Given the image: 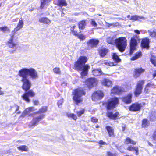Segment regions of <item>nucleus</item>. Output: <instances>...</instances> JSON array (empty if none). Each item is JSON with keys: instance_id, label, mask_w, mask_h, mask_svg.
<instances>
[{"instance_id": "f257e3e1", "label": "nucleus", "mask_w": 156, "mask_h": 156, "mask_svg": "<svg viewBox=\"0 0 156 156\" xmlns=\"http://www.w3.org/2000/svg\"><path fill=\"white\" fill-rule=\"evenodd\" d=\"M18 74L21 78L20 81L23 83L22 87L25 91L29 90L31 86L28 76L32 80H36L38 78L37 71L32 68H22L19 71Z\"/></svg>"}, {"instance_id": "f03ea898", "label": "nucleus", "mask_w": 156, "mask_h": 156, "mask_svg": "<svg viewBox=\"0 0 156 156\" xmlns=\"http://www.w3.org/2000/svg\"><path fill=\"white\" fill-rule=\"evenodd\" d=\"M87 60V57L84 56H81L79 58L74 64L75 69L81 71L80 74L81 77L82 78L87 75L88 70L90 68L88 65H85V63Z\"/></svg>"}, {"instance_id": "7ed1b4c3", "label": "nucleus", "mask_w": 156, "mask_h": 156, "mask_svg": "<svg viewBox=\"0 0 156 156\" xmlns=\"http://www.w3.org/2000/svg\"><path fill=\"white\" fill-rule=\"evenodd\" d=\"M23 24L24 23L23 20H20L17 27L12 31L11 34L10 35L11 37L8 42L9 46L10 48L14 49V51H15L18 47L17 43H14L13 42L16 33L23 28Z\"/></svg>"}, {"instance_id": "20e7f679", "label": "nucleus", "mask_w": 156, "mask_h": 156, "mask_svg": "<svg viewBox=\"0 0 156 156\" xmlns=\"http://www.w3.org/2000/svg\"><path fill=\"white\" fill-rule=\"evenodd\" d=\"M73 99L75 103L78 105V104L83 101L82 96L85 94V92L82 88H78L75 90L73 93Z\"/></svg>"}, {"instance_id": "39448f33", "label": "nucleus", "mask_w": 156, "mask_h": 156, "mask_svg": "<svg viewBox=\"0 0 156 156\" xmlns=\"http://www.w3.org/2000/svg\"><path fill=\"white\" fill-rule=\"evenodd\" d=\"M115 44L119 50L124 51L127 46V40L124 37H121L116 39Z\"/></svg>"}, {"instance_id": "423d86ee", "label": "nucleus", "mask_w": 156, "mask_h": 156, "mask_svg": "<svg viewBox=\"0 0 156 156\" xmlns=\"http://www.w3.org/2000/svg\"><path fill=\"white\" fill-rule=\"evenodd\" d=\"M44 115L42 114L38 117L34 118L29 124V127L31 129L34 128L38 125L39 122L44 118Z\"/></svg>"}, {"instance_id": "0eeeda50", "label": "nucleus", "mask_w": 156, "mask_h": 156, "mask_svg": "<svg viewBox=\"0 0 156 156\" xmlns=\"http://www.w3.org/2000/svg\"><path fill=\"white\" fill-rule=\"evenodd\" d=\"M119 101L118 98H117L114 97L111 98L108 102L107 108L108 109L113 108L115 107L116 105L118 103Z\"/></svg>"}, {"instance_id": "6e6552de", "label": "nucleus", "mask_w": 156, "mask_h": 156, "mask_svg": "<svg viewBox=\"0 0 156 156\" xmlns=\"http://www.w3.org/2000/svg\"><path fill=\"white\" fill-rule=\"evenodd\" d=\"M144 103H139L136 102L133 104L129 107V109L131 111H140L141 108L144 105Z\"/></svg>"}, {"instance_id": "1a4fd4ad", "label": "nucleus", "mask_w": 156, "mask_h": 156, "mask_svg": "<svg viewBox=\"0 0 156 156\" xmlns=\"http://www.w3.org/2000/svg\"><path fill=\"white\" fill-rule=\"evenodd\" d=\"M144 83L143 80L140 81L138 82L136 90L134 92L135 95L136 97L138 96L141 93L143 89V85Z\"/></svg>"}, {"instance_id": "9d476101", "label": "nucleus", "mask_w": 156, "mask_h": 156, "mask_svg": "<svg viewBox=\"0 0 156 156\" xmlns=\"http://www.w3.org/2000/svg\"><path fill=\"white\" fill-rule=\"evenodd\" d=\"M103 94L100 91H98L94 92L92 95V99L94 101H96L98 99H101L103 97Z\"/></svg>"}, {"instance_id": "9b49d317", "label": "nucleus", "mask_w": 156, "mask_h": 156, "mask_svg": "<svg viewBox=\"0 0 156 156\" xmlns=\"http://www.w3.org/2000/svg\"><path fill=\"white\" fill-rule=\"evenodd\" d=\"M97 83V80L94 78H89L86 80L85 83L89 88L96 86Z\"/></svg>"}, {"instance_id": "f8f14e48", "label": "nucleus", "mask_w": 156, "mask_h": 156, "mask_svg": "<svg viewBox=\"0 0 156 156\" xmlns=\"http://www.w3.org/2000/svg\"><path fill=\"white\" fill-rule=\"evenodd\" d=\"M35 94V93L33 91L30 90L28 91L27 92L25 93L22 96V98L26 101L27 102H29L30 101V100L29 98V96L34 97V96Z\"/></svg>"}, {"instance_id": "ddd939ff", "label": "nucleus", "mask_w": 156, "mask_h": 156, "mask_svg": "<svg viewBox=\"0 0 156 156\" xmlns=\"http://www.w3.org/2000/svg\"><path fill=\"white\" fill-rule=\"evenodd\" d=\"M137 44V41L135 38H132L131 39L130 42V53L132 54L134 51L136 49Z\"/></svg>"}, {"instance_id": "4468645a", "label": "nucleus", "mask_w": 156, "mask_h": 156, "mask_svg": "<svg viewBox=\"0 0 156 156\" xmlns=\"http://www.w3.org/2000/svg\"><path fill=\"white\" fill-rule=\"evenodd\" d=\"M132 94L129 93L122 98V101L125 103L129 104L132 102Z\"/></svg>"}, {"instance_id": "2eb2a0df", "label": "nucleus", "mask_w": 156, "mask_h": 156, "mask_svg": "<svg viewBox=\"0 0 156 156\" xmlns=\"http://www.w3.org/2000/svg\"><path fill=\"white\" fill-rule=\"evenodd\" d=\"M101 83L103 85L108 87L111 86L112 85V82L110 80L107 79L102 80Z\"/></svg>"}, {"instance_id": "dca6fc26", "label": "nucleus", "mask_w": 156, "mask_h": 156, "mask_svg": "<svg viewBox=\"0 0 156 156\" xmlns=\"http://www.w3.org/2000/svg\"><path fill=\"white\" fill-rule=\"evenodd\" d=\"M149 39L148 38H146L142 40L141 43V46L144 48L148 49L149 48Z\"/></svg>"}, {"instance_id": "f3484780", "label": "nucleus", "mask_w": 156, "mask_h": 156, "mask_svg": "<svg viewBox=\"0 0 156 156\" xmlns=\"http://www.w3.org/2000/svg\"><path fill=\"white\" fill-rule=\"evenodd\" d=\"M99 42V41L98 40L91 39L87 42V44L89 46H90L92 48L97 45Z\"/></svg>"}, {"instance_id": "a211bd4d", "label": "nucleus", "mask_w": 156, "mask_h": 156, "mask_svg": "<svg viewBox=\"0 0 156 156\" xmlns=\"http://www.w3.org/2000/svg\"><path fill=\"white\" fill-rule=\"evenodd\" d=\"M119 113L118 112H116L114 113L111 112H108L107 115L111 119H116Z\"/></svg>"}, {"instance_id": "6ab92c4d", "label": "nucleus", "mask_w": 156, "mask_h": 156, "mask_svg": "<svg viewBox=\"0 0 156 156\" xmlns=\"http://www.w3.org/2000/svg\"><path fill=\"white\" fill-rule=\"evenodd\" d=\"M122 91L121 88L119 86L115 87L111 90V94H119Z\"/></svg>"}, {"instance_id": "aec40b11", "label": "nucleus", "mask_w": 156, "mask_h": 156, "mask_svg": "<svg viewBox=\"0 0 156 156\" xmlns=\"http://www.w3.org/2000/svg\"><path fill=\"white\" fill-rule=\"evenodd\" d=\"M145 19V18L142 16L135 15L132 16L129 19L130 20H133L134 21H141V20H140V19L144 20Z\"/></svg>"}, {"instance_id": "412c9836", "label": "nucleus", "mask_w": 156, "mask_h": 156, "mask_svg": "<svg viewBox=\"0 0 156 156\" xmlns=\"http://www.w3.org/2000/svg\"><path fill=\"white\" fill-rule=\"evenodd\" d=\"M144 69L142 68L136 69L134 73V77L136 78L138 77L141 73L144 72Z\"/></svg>"}, {"instance_id": "4be33fe9", "label": "nucleus", "mask_w": 156, "mask_h": 156, "mask_svg": "<svg viewBox=\"0 0 156 156\" xmlns=\"http://www.w3.org/2000/svg\"><path fill=\"white\" fill-rule=\"evenodd\" d=\"M33 107H30L26 108L24 112L22 114L20 117H23L25 116L26 114L31 115H32V114L30 113L33 111Z\"/></svg>"}, {"instance_id": "5701e85b", "label": "nucleus", "mask_w": 156, "mask_h": 156, "mask_svg": "<svg viewBox=\"0 0 156 156\" xmlns=\"http://www.w3.org/2000/svg\"><path fill=\"white\" fill-rule=\"evenodd\" d=\"M108 52V50L105 48H102L99 50V53L100 56L104 57Z\"/></svg>"}, {"instance_id": "b1692460", "label": "nucleus", "mask_w": 156, "mask_h": 156, "mask_svg": "<svg viewBox=\"0 0 156 156\" xmlns=\"http://www.w3.org/2000/svg\"><path fill=\"white\" fill-rule=\"evenodd\" d=\"M127 150L131 151H135L136 155H138L139 154L138 148L137 147H133L130 145L128 147Z\"/></svg>"}, {"instance_id": "393cba45", "label": "nucleus", "mask_w": 156, "mask_h": 156, "mask_svg": "<svg viewBox=\"0 0 156 156\" xmlns=\"http://www.w3.org/2000/svg\"><path fill=\"white\" fill-rule=\"evenodd\" d=\"M149 35L156 39V28L151 29L148 30Z\"/></svg>"}, {"instance_id": "a878e982", "label": "nucleus", "mask_w": 156, "mask_h": 156, "mask_svg": "<svg viewBox=\"0 0 156 156\" xmlns=\"http://www.w3.org/2000/svg\"><path fill=\"white\" fill-rule=\"evenodd\" d=\"M93 74L94 76H99L102 74V72L100 69H95L92 71Z\"/></svg>"}, {"instance_id": "bb28decb", "label": "nucleus", "mask_w": 156, "mask_h": 156, "mask_svg": "<svg viewBox=\"0 0 156 156\" xmlns=\"http://www.w3.org/2000/svg\"><path fill=\"white\" fill-rule=\"evenodd\" d=\"M106 128L108 132L109 136L111 137L114 136V133L113 129L110 126H106Z\"/></svg>"}, {"instance_id": "cd10ccee", "label": "nucleus", "mask_w": 156, "mask_h": 156, "mask_svg": "<svg viewBox=\"0 0 156 156\" xmlns=\"http://www.w3.org/2000/svg\"><path fill=\"white\" fill-rule=\"evenodd\" d=\"M112 57L113 59L116 63L120 62L121 61V59L119 58L118 55L116 53H112Z\"/></svg>"}, {"instance_id": "c85d7f7f", "label": "nucleus", "mask_w": 156, "mask_h": 156, "mask_svg": "<svg viewBox=\"0 0 156 156\" xmlns=\"http://www.w3.org/2000/svg\"><path fill=\"white\" fill-rule=\"evenodd\" d=\"M39 21L40 22L48 24L51 23V21L48 18L46 17H42L39 19Z\"/></svg>"}, {"instance_id": "c756f323", "label": "nucleus", "mask_w": 156, "mask_h": 156, "mask_svg": "<svg viewBox=\"0 0 156 156\" xmlns=\"http://www.w3.org/2000/svg\"><path fill=\"white\" fill-rule=\"evenodd\" d=\"M124 143L126 144H131L133 145H135L136 144V142L135 141L131 139L130 138L128 137L125 140Z\"/></svg>"}, {"instance_id": "7c9ffc66", "label": "nucleus", "mask_w": 156, "mask_h": 156, "mask_svg": "<svg viewBox=\"0 0 156 156\" xmlns=\"http://www.w3.org/2000/svg\"><path fill=\"white\" fill-rule=\"evenodd\" d=\"M51 0H41V5L40 7L41 8H43L46 6Z\"/></svg>"}, {"instance_id": "2f4dec72", "label": "nucleus", "mask_w": 156, "mask_h": 156, "mask_svg": "<svg viewBox=\"0 0 156 156\" xmlns=\"http://www.w3.org/2000/svg\"><path fill=\"white\" fill-rule=\"evenodd\" d=\"M86 21L83 20L79 23V28L80 29H83L85 28L86 25Z\"/></svg>"}, {"instance_id": "473e14b6", "label": "nucleus", "mask_w": 156, "mask_h": 156, "mask_svg": "<svg viewBox=\"0 0 156 156\" xmlns=\"http://www.w3.org/2000/svg\"><path fill=\"white\" fill-rule=\"evenodd\" d=\"M107 42L112 44H115L116 42V39H115L112 37H110L107 39Z\"/></svg>"}, {"instance_id": "72a5a7b5", "label": "nucleus", "mask_w": 156, "mask_h": 156, "mask_svg": "<svg viewBox=\"0 0 156 156\" xmlns=\"http://www.w3.org/2000/svg\"><path fill=\"white\" fill-rule=\"evenodd\" d=\"M149 125V121L146 119L143 120L142 122V126L143 127L145 128L147 127Z\"/></svg>"}, {"instance_id": "f704fd0d", "label": "nucleus", "mask_w": 156, "mask_h": 156, "mask_svg": "<svg viewBox=\"0 0 156 156\" xmlns=\"http://www.w3.org/2000/svg\"><path fill=\"white\" fill-rule=\"evenodd\" d=\"M141 53L140 52L136 53L135 55L133 56L131 58V60H135L137 59L138 58L140 57L141 56Z\"/></svg>"}, {"instance_id": "c9c22d12", "label": "nucleus", "mask_w": 156, "mask_h": 156, "mask_svg": "<svg viewBox=\"0 0 156 156\" xmlns=\"http://www.w3.org/2000/svg\"><path fill=\"white\" fill-rule=\"evenodd\" d=\"M67 4L65 0H59L58 1V5L60 7L66 6Z\"/></svg>"}, {"instance_id": "e433bc0d", "label": "nucleus", "mask_w": 156, "mask_h": 156, "mask_svg": "<svg viewBox=\"0 0 156 156\" xmlns=\"http://www.w3.org/2000/svg\"><path fill=\"white\" fill-rule=\"evenodd\" d=\"M68 116L69 118H71L74 120H76L77 118L76 115L73 113L69 114Z\"/></svg>"}, {"instance_id": "4c0bfd02", "label": "nucleus", "mask_w": 156, "mask_h": 156, "mask_svg": "<svg viewBox=\"0 0 156 156\" xmlns=\"http://www.w3.org/2000/svg\"><path fill=\"white\" fill-rule=\"evenodd\" d=\"M54 73L57 74H59L61 73V71L59 68H55L53 69Z\"/></svg>"}, {"instance_id": "58836bf2", "label": "nucleus", "mask_w": 156, "mask_h": 156, "mask_svg": "<svg viewBox=\"0 0 156 156\" xmlns=\"http://www.w3.org/2000/svg\"><path fill=\"white\" fill-rule=\"evenodd\" d=\"M10 29L7 26H4L3 27H2L1 31L5 32L7 31H10Z\"/></svg>"}, {"instance_id": "ea45409f", "label": "nucleus", "mask_w": 156, "mask_h": 156, "mask_svg": "<svg viewBox=\"0 0 156 156\" xmlns=\"http://www.w3.org/2000/svg\"><path fill=\"white\" fill-rule=\"evenodd\" d=\"M47 110V108L46 107H43L39 110V112L40 113H44Z\"/></svg>"}, {"instance_id": "a19ab883", "label": "nucleus", "mask_w": 156, "mask_h": 156, "mask_svg": "<svg viewBox=\"0 0 156 156\" xmlns=\"http://www.w3.org/2000/svg\"><path fill=\"white\" fill-rule=\"evenodd\" d=\"M18 148L20 150L26 151H27V148L25 146H22L18 147Z\"/></svg>"}, {"instance_id": "79ce46f5", "label": "nucleus", "mask_w": 156, "mask_h": 156, "mask_svg": "<svg viewBox=\"0 0 156 156\" xmlns=\"http://www.w3.org/2000/svg\"><path fill=\"white\" fill-rule=\"evenodd\" d=\"M151 61L154 66H156V59L155 58L151 57Z\"/></svg>"}, {"instance_id": "37998d69", "label": "nucleus", "mask_w": 156, "mask_h": 156, "mask_svg": "<svg viewBox=\"0 0 156 156\" xmlns=\"http://www.w3.org/2000/svg\"><path fill=\"white\" fill-rule=\"evenodd\" d=\"M98 143L101 145L100 146V147H102V146H101V145H107V144L105 142H104L103 141H102V140H100L98 142Z\"/></svg>"}, {"instance_id": "c03bdc74", "label": "nucleus", "mask_w": 156, "mask_h": 156, "mask_svg": "<svg viewBox=\"0 0 156 156\" xmlns=\"http://www.w3.org/2000/svg\"><path fill=\"white\" fill-rule=\"evenodd\" d=\"M78 37L79 39L82 40H84L86 38L85 36L82 34L78 35Z\"/></svg>"}, {"instance_id": "a18cd8bd", "label": "nucleus", "mask_w": 156, "mask_h": 156, "mask_svg": "<svg viewBox=\"0 0 156 156\" xmlns=\"http://www.w3.org/2000/svg\"><path fill=\"white\" fill-rule=\"evenodd\" d=\"M107 26L108 27H110L111 26H117V23H106Z\"/></svg>"}, {"instance_id": "49530a36", "label": "nucleus", "mask_w": 156, "mask_h": 156, "mask_svg": "<svg viewBox=\"0 0 156 156\" xmlns=\"http://www.w3.org/2000/svg\"><path fill=\"white\" fill-rule=\"evenodd\" d=\"M63 102V99H61L58 102V107L59 108H61L62 107V105Z\"/></svg>"}, {"instance_id": "de8ad7c7", "label": "nucleus", "mask_w": 156, "mask_h": 156, "mask_svg": "<svg viewBox=\"0 0 156 156\" xmlns=\"http://www.w3.org/2000/svg\"><path fill=\"white\" fill-rule=\"evenodd\" d=\"M154 86V84L151 82H150L149 83H148L146 86L145 89L146 90L147 88L148 87H152Z\"/></svg>"}, {"instance_id": "09e8293b", "label": "nucleus", "mask_w": 156, "mask_h": 156, "mask_svg": "<svg viewBox=\"0 0 156 156\" xmlns=\"http://www.w3.org/2000/svg\"><path fill=\"white\" fill-rule=\"evenodd\" d=\"M84 110H82L77 113V115L78 116H80L81 115L84 113Z\"/></svg>"}, {"instance_id": "8fccbe9b", "label": "nucleus", "mask_w": 156, "mask_h": 156, "mask_svg": "<svg viewBox=\"0 0 156 156\" xmlns=\"http://www.w3.org/2000/svg\"><path fill=\"white\" fill-rule=\"evenodd\" d=\"M91 24L94 27H97L98 25L96 23L94 19H92L91 23Z\"/></svg>"}, {"instance_id": "3c124183", "label": "nucleus", "mask_w": 156, "mask_h": 156, "mask_svg": "<svg viewBox=\"0 0 156 156\" xmlns=\"http://www.w3.org/2000/svg\"><path fill=\"white\" fill-rule=\"evenodd\" d=\"M98 119L95 117H93L91 118V121L93 122L96 123L98 122Z\"/></svg>"}, {"instance_id": "603ef678", "label": "nucleus", "mask_w": 156, "mask_h": 156, "mask_svg": "<svg viewBox=\"0 0 156 156\" xmlns=\"http://www.w3.org/2000/svg\"><path fill=\"white\" fill-rule=\"evenodd\" d=\"M102 62V64H104L106 65H108V63L109 62V61H108L107 60H105L104 61H101Z\"/></svg>"}, {"instance_id": "864d4df0", "label": "nucleus", "mask_w": 156, "mask_h": 156, "mask_svg": "<svg viewBox=\"0 0 156 156\" xmlns=\"http://www.w3.org/2000/svg\"><path fill=\"white\" fill-rule=\"evenodd\" d=\"M153 139L155 140H156V130L155 131L153 135Z\"/></svg>"}, {"instance_id": "5fc2aeb1", "label": "nucleus", "mask_w": 156, "mask_h": 156, "mask_svg": "<svg viewBox=\"0 0 156 156\" xmlns=\"http://www.w3.org/2000/svg\"><path fill=\"white\" fill-rule=\"evenodd\" d=\"M107 154L108 156H116L115 154H113L110 152H108Z\"/></svg>"}, {"instance_id": "6e6d98bb", "label": "nucleus", "mask_w": 156, "mask_h": 156, "mask_svg": "<svg viewBox=\"0 0 156 156\" xmlns=\"http://www.w3.org/2000/svg\"><path fill=\"white\" fill-rule=\"evenodd\" d=\"M67 83L65 82H63L62 83H61L62 86L63 87H64L66 86H67Z\"/></svg>"}, {"instance_id": "4d7b16f0", "label": "nucleus", "mask_w": 156, "mask_h": 156, "mask_svg": "<svg viewBox=\"0 0 156 156\" xmlns=\"http://www.w3.org/2000/svg\"><path fill=\"white\" fill-rule=\"evenodd\" d=\"M108 65H109L110 66H113L116 65V63L115 64L114 63L112 62H109Z\"/></svg>"}, {"instance_id": "13d9d810", "label": "nucleus", "mask_w": 156, "mask_h": 156, "mask_svg": "<svg viewBox=\"0 0 156 156\" xmlns=\"http://www.w3.org/2000/svg\"><path fill=\"white\" fill-rule=\"evenodd\" d=\"M15 108H16V112H17V113H19V112H17V111L19 109V107L18 105H15Z\"/></svg>"}, {"instance_id": "bf43d9fd", "label": "nucleus", "mask_w": 156, "mask_h": 156, "mask_svg": "<svg viewBox=\"0 0 156 156\" xmlns=\"http://www.w3.org/2000/svg\"><path fill=\"white\" fill-rule=\"evenodd\" d=\"M34 105H37L39 103V102L37 100H35L34 101Z\"/></svg>"}, {"instance_id": "052dcab7", "label": "nucleus", "mask_w": 156, "mask_h": 156, "mask_svg": "<svg viewBox=\"0 0 156 156\" xmlns=\"http://www.w3.org/2000/svg\"><path fill=\"white\" fill-rule=\"evenodd\" d=\"M134 31L135 33L137 34H140V31L137 30H134Z\"/></svg>"}, {"instance_id": "680f3d73", "label": "nucleus", "mask_w": 156, "mask_h": 156, "mask_svg": "<svg viewBox=\"0 0 156 156\" xmlns=\"http://www.w3.org/2000/svg\"><path fill=\"white\" fill-rule=\"evenodd\" d=\"M72 32L75 35H77L78 36L77 33L76 32H75L73 30L72 31Z\"/></svg>"}, {"instance_id": "e2e57ef3", "label": "nucleus", "mask_w": 156, "mask_h": 156, "mask_svg": "<svg viewBox=\"0 0 156 156\" xmlns=\"http://www.w3.org/2000/svg\"><path fill=\"white\" fill-rule=\"evenodd\" d=\"M156 76V70L155 71H154V72L153 74V78H155V77Z\"/></svg>"}, {"instance_id": "0e129e2a", "label": "nucleus", "mask_w": 156, "mask_h": 156, "mask_svg": "<svg viewBox=\"0 0 156 156\" xmlns=\"http://www.w3.org/2000/svg\"><path fill=\"white\" fill-rule=\"evenodd\" d=\"M1 88L0 87V95H3L4 94L3 92L2 91H1Z\"/></svg>"}, {"instance_id": "69168bd1", "label": "nucleus", "mask_w": 156, "mask_h": 156, "mask_svg": "<svg viewBox=\"0 0 156 156\" xmlns=\"http://www.w3.org/2000/svg\"><path fill=\"white\" fill-rule=\"evenodd\" d=\"M148 144L149 146H152V144L150 142H148Z\"/></svg>"}, {"instance_id": "338daca9", "label": "nucleus", "mask_w": 156, "mask_h": 156, "mask_svg": "<svg viewBox=\"0 0 156 156\" xmlns=\"http://www.w3.org/2000/svg\"><path fill=\"white\" fill-rule=\"evenodd\" d=\"M125 127H122V130L123 131H124L125 130Z\"/></svg>"}, {"instance_id": "774afa93", "label": "nucleus", "mask_w": 156, "mask_h": 156, "mask_svg": "<svg viewBox=\"0 0 156 156\" xmlns=\"http://www.w3.org/2000/svg\"><path fill=\"white\" fill-rule=\"evenodd\" d=\"M130 15H128V16H127V18H129L130 17Z\"/></svg>"}]
</instances>
